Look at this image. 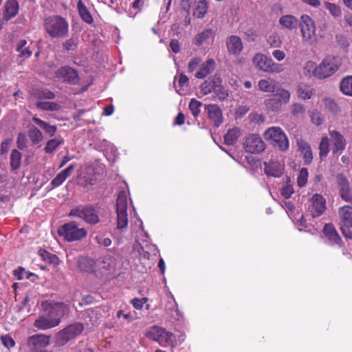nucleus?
<instances>
[{"mask_svg": "<svg viewBox=\"0 0 352 352\" xmlns=\"http://www.w3.org/2000/svg\"><path fill=\"white\" fill-rule=\"evenodd\" d=\"M39 254L43 258V260L50 263H57L58 258L52 254H50V252L45 251V250H41L39 252Z\"/></svg>", "mask_w": 352, "mask_h": 352, "instance_id": "obj_48", "label": "nucleus"}, {"mask_svg": "<svg viewBox=\"0 0 352 352\" xmlns=\"http://www.w3.org/2000/svg\"><path fill=\"white\" fill-rule=\"evenodd\" d=\"M311 212L313 217L322 215L327 209L325 199L319 194H314L311 199Z\"/></svg>", "mask_w": 352, "mask_h": 352, "instance_id": "obj_16", "label": "nucleus"}, {"mask_svg": "<svg viewBox=\"0 0 352 352\" xmlns=\"http://www.w3.org/2000/svg\"><path fill=\"white\" fill-rule=\"evenodd\" d=\"M84 324L80 322H75L68 325L56 334L57 344L59 345L65 344L69 340L79 336L84 330Z\"/></svg>", "mask_w": 352, "mask_h": 352, "instance_id": "obj_11", "label": "nucleus"}, {"mask_svg": "<svg viewBox=\"0 0 352 352\" xmlns=\"http://www.w3.org/2000/svg\"><path fill=\"white\" fill-rule=\"evenodd\" d=\"M45 312L34 321V326L39 330H47L58 326L61 318L69 311L67 305L63 302H42Z\"/></svg>", "mask_w": 352, "mask_h": 352, "instance_id": "obj_1", "label": "nucleus"}, {"mask_svg": "<svg viewBox=\"0 0 352 352\" xmlns=\"http://www.w3.org/2000/svg\"><path fill=\"white\" fill-rule=\"evenodd\" d=\"M208 3L206 0H195L193 8V16L197 19H202L208 12Z\"/></svg>", "mask_w": 352, "mask_h": 352, "instance_id": "obj_25", "label": "nucleus"}, {"mask_svg": "<svg viewBox=\"0 0 352 352\" xmlns=\"http://www.w3.org/2000/svg\"><path fill=\"white\" fill-rule=\"evenodd\" d=\"M266 108L272 111H278L281 109L282 104L274 96L265 100Z\"/></svg>", "mask_w": 352, "mask_h": 352, "instance_id": "obj_40", "label": "nucleus"}, {"mask_svg": "<svg viewBox=\"0 0 352 352\" xmlns=\"http://www.w3.org/2000/svg\"><path fill=\"white\" fill-rule=\"evenodd\" d=\"M205 109L208 112V118L216 126H219L222 122V113L220 108L216 104H208L206 105Z\"/></svg>", "mask_w": 352, "mask_h": 352, "instance_id": "obj_21", "label": "nucleus"}, {"mask_svg": "<svg viewBox=\"0 0 352 352\" xmlns=\"http://www.w3.org/2000/svg\"><path fill=\"white\" fill-rule=\"evenodd\" d=\"M308 170L306 168H302L300 169L299 174L297 177V184L299 187H304L308 179Z\"/></svg>", "mask_w": 352, "mask_h": 352, "instance_id": "obj_43", "label": "nucleus"}, {"mask_svg": "<svg viewBox=\"0 0 352 352\" xmlns=\"http://www.w3.org/2000/svg\"><path fill=\"white\" fill-rule=\"evenodd\" d=\"M36 107L43 110L55 111L59 106L55 102L38 101L36 102Z\"/></svg>", "mask_w": 352, "mask_h": 352, "instance_id": "obj_44", "label": "nucleus"}, {"mask_svg": "<svg viewBox=\"0 0 352 352\" xmlns=\"http://www.w3.org/2000/svg\"><path fill=\"white\" fill-rule=\"evenodd\" d=\"M291 112L295 116H302L305 113V108L299 103H294L291 107Z\"/></svg>", "mask_w": 352, "mask_h": 352, "instance_id": "obj_49", "label": "nucleus"}, {"mask_svg": "<svg viewBox=\"0 0 352 352\" xmlns=\"http://www.w3.org/2000/svg\"><path fill=\"white\" fill-rule=\"evenodd\" d=\"M243 148L248 153H260L265 150V144L259 135L250 134L245 138Z\"/></svg>", "mask_w": 352, "mask_h": 352, "instance_id": "obj_12", "label": "nucleus"}, {"mask_svg": "<svg viewBox=\"0 0 352 352\" xmlns=\"http://www.w3.org/2000/svg\"><path fill=\"white\" fill-rule=\"evenodd\" d=\"M21 162V153L16 149L12 151L10 154V166L12 170L20 168Z\"/></svg>", "mask_w": 352, "mask_h": 352, "instance_id": "obj_38", "label": "nucleus"}, {"mask_svg": "<svg viewBox=\"0 0 352 352\" xmlns=\"http://www.w3.org/2000/svg\"><path fill=\"white\" fill-rule=\"evenodd\" d=\"M342 64V58L333 55H328L324 57L321 63L314 67V63L309 61L306 63V68H314L313 76L318 79L322 80L331 77L339 70Z\"/></svg>", "mask_w": 352, "mask_h": 352, "instance_id": "obj_2", "label": "nucleus"}, {"mask_svg": "<svg viewBox=\"0 0 352 352\" xmlns=\"http://www.w3.org/2000/svg\"><path fill=\"white\" fill-rule=\"evenodd\" d=\"M63 47L67 51L74 50L77 47V41L74 38H71L65 41Z\"/></svg>", "mask_w": 352, "mask_h": 352, "instance_id": "obj_56", "label": "nucleus"}, {"mask_svg": "<svg viewBox=\"0 0 352 352\" xmlns=\"http://www.w3.org/2000/svg\"><path fill=\"white\" fill-rule=\"evenodd\" d=\"M267 43L271 47L275 48L280 47L282 45L281 38L276 34H272V35L269 36L267 39Z\"/></svg>", "mask_w": 352, "mask_h": 352, "instance_id": "obj_45", "label": "nucleus"}, {"mask_svg": "<svg viewBox=\"0 0 352 352\" xmlns=\"http://www.w3.org/2000/svg\"><path fill=\"white\" fill-rule=\"evenodd\" d=\"M340 88L344 94L352 96V76L344 78L340 82Z\"/></svg>", "mask_w": 352, "mask_h": 352, "instance_id": "obj_37", "label": "nucleus"}, {"mask_svg": "<svg viewBox=\"0 0 352 352\" xmlns=\"http://www.w3.org/2000/svg\"><path fill=\"white\" fill-rule=\"evenodd\" d=\"M1 342H2L3 344L8 349L13 347L15 344L14 340L8 336H2Z\"/></svg>", "mask_w": 352, "mask_h": 352, "instance_id": "obj_62", "label": "nucleus"}, {"mask_svg": "<svg viewBox=\"0 0 352 352\" xmlns=\"http://www.w3.org/2000/svg\"><path fill=\"white\" fill-rule=\"evenodd\" d=\"M201 58L199 57H195L190 60L188 64V72H193L195 69L200 65Z\"/></svg>", "mask_w": 352, "mask_h": 352, "instance_id": "obj_54", "label": "nucleus"}, {"mask_svg": "<svg viewBox=\"0 0 352 352\" xmlns=\"http://www.w3.org/2000/svg\"><path fill=\"white\" fill-rule=\"evenodd\" d=\"M55 77L63 82L77 84L79 78L77 72L69 66H64L58 69L55 72Z\"/></svg>", "mask_w": 352, "mask_h": 352, "instance_id": "obj_14", "label": "nucleus"}, {"mask_svg": "<svg viewBox=\"0 0 352 352\" xmlns=\"http://www.w3.org/2000/svg\"><path fill=\"white\" fill-rule=\"evenodd\" d=\"M32 120L40 128L45 131V133L50 136H54L56 132V126L54 125H50L47 122L41 120L36 116L32 118Z\"/></svg>", "mask_w": 352, "mask_h": 352, "instance_id": "obj_29", "label": "nucleus"}, {"mask_svg": "<svg viewBox=\"0 0 352 352\" xmlns=\"http://www.w3.org/2000/svg\"><path fill=\"white\" fill-rule=\"evenodd\" d=\"M301 154L302 155L305 164H309L312 162L313 154L311 148L302 152Z\"/></svg>", "mask_w": 352, "mask_h": 352, "instance_id": "obj_60", "label": "nucleus"}, {"mask_svg": "<svg viewBox=\"0 0 352 352\" xmlns=\"http://www.w3.org/2000/svg\"><path fill=\"white\" fill-rule=\"evenodd\" d=\"M338 215L343 226L352 228V207L344 206L339 208Z\"/></svg>", "mask_w": 352, "mask_h": 352, "instance_id": "obj_22", "label": "nucleus"}, {"mask_svg": "<svg viewBox=\"0 0 352 352\" xmlns=\"http://www.w3.org/2000/svg\"><path fill=\"white\" fill-rule=\"evenodd\" d=\"M146 336L148 338L157 342L162 346L173 345L174 335L162 327H151L148 330Z\"/></svg>", "mask_w": 352, "mask_h": 352, "instance_id": "obj_10", "label": "nucleus"}, {"mask_svg": "<svg viewBox=\"0 0 352 352\" xmlns=\"http://www.w3.org/2000/svg\"><path fill=\"white\" fill-rule=\"evenodd\" d=\"M46 33L52 38H63L67 36L69 25L67 20L59 15L46 17L43 21Z\"/></svg>", "mask_w": 352, "mask_h": 352, "instance_id": "obj_3", "label": "nucleus"}, {"mask_svg": "<svg viewBox=\"0 0 352 352\" xmlns=\"http://www.w3.org/2000/svg\"><path fill=\"white\" fill-rule=\"evenodd\" d=\"M216 63L212 58L208 59L201 65L199 70L195 74V77L203 79L212 73L215 69Z\"/></svg>", "mask_w": 352, "mask_h": 352, "instance_id": "obj_23", "label": "nucleus"}, {"mask_svg": "<svg viewBox=\"0 0 352 352\" xmlns=\"http://www.w3.org/2000/svg\"><path fill=\"white\" fill-rule=\"evenodd\" d=\"M241 135V132L238 128L229 129L224 136L225 142L228 145L234 144Z\"/></svg>", "mask_w": 352, "mask_h": 352, "instance_id": "obj_35", "label": "nucleus"}, {"mask_svg": "<svg viewBox=\"0 0 352 352\" xmlns=\"http://www.w3.org/2000/svg\"><path fill=\"white\" fill-rule=\"evenodd\" d=\"M264 138L280 151H285L289 148V140L283 130L279 126H272L264 132Z\"/></svg>", "mask_w": 352, "mask_h": 352, "instance_id": "obj_6", "label": "nucleus"}, {"mask_svg": "<svg viewBox=\"0 0 352 352\" xmlns=\"http://www.w3.org/2000/svg\"><path fill=\"white\" fill-rule=\"evenodd\" d=\"M146 298H133L131 300V303L133 306L136 309H141L143 307V305L147 302Z\"/></svg>", "mask_w": 352, "mask_h": 352, "instance_id": "obj_58", "label": "nucleus"}, {"mask_svg": "<svg viewBox=\"0 0 352 352\" xmlns=\"http://www.w3.org/2000/svg\"><path fill=\"white\" fill-rule=\"evenodd\" d=\"M276 93L274 96L278 98V100L283 104H287L290 100V93L288 90L283 88H279L275 90Z\"/></svg>", "mask_w": 352, "mask_h": 352, "instance_id": "obj_39", "label": "nucleus"}, {"mask_svg": "<svg viewBox=\"0 0 352 352\" xmlns=\"http://www.w3.org/2000/svg\"><path fill=\"white\" fill-rule=\"evenodd\" d=\"M339 188L341 198L345 201L352 204V191L349 184L346 179H342L340 182Z\"/></svg>", "mask_w": 352, "mask_h": 352, "instance_id": "obj_26", "label": "nucleus"}, {"mask_svg": "<svg viewBox=\"0 0 352 352\" xmlns=\"http://www.w3.org/2000/svg\"><path fill=\"white\" fill-rule=\"evenodd\" d=\"M50 343V336L43 333L30 336L27 340V345L32 352H41Z\"/></svg>", "mask_w": 352, "mask_h": 352, "instance_id": "obj_13", "label": "nucleus"}, {"mask_svg": "<svg viewBox=\"0 0 352 352\" xmlns=\"http://www.w3.org/2000/svg\"><path fill=\"white\" fill-rule=\"evenodd\" d=\"M69 217L79 218L91 226L100 221L98 211L91 206H79L74 208L70 210Z\"/></svg>", "mask_w": 352, "mask_h": 352, "instance_id": "obj_7", "label": "nucleus"}, {"mask_svg": "<svg viewBox=\"0 0 352 352\" xmlns=\"http://www.w3.org/2000/svg\"><path fill=\"white\" fill-rule=\"evenodd\" d=\"M310 117L311 122L317 126L322 124L323 122V118L322 117L321 114L316 111H311L310 113Z\"/></svg>", "mask_w": 352, "mask_h": 352, "instance_id": "obj_53", "label": "nucleus"}, {"mask_svg": "<svg viewBox=\"0 0 352 352\" xmlns=\"http://www.w3.org/2000/svg\"><path fill=\"white\" fill-rule=\"evenodd\" d=\"M28 135L32 144H40L44 139L42 132L36 126H32L28 132Z\"/></svg>", "mask_w": 352, "mask_h": 352, "instance_id": "obj_30", "label": "nucleus"}, {"mask_svg": "<svg viewBox=\"0 0 352 352\" xmlns=\"http://www.w3.org/2000/svg\"><path fill=\"white\" fill-rule=\"evenodd\" d=\"M215 80L216 83L212 92L215 94V98H217L220 100H225L228 97V93L222 86L221 80L219 76L215 77Z\"/></svg>", "mask_w": 352, "mask_h": 352, "instance_id": "obj_31", "label": "nucleus"}, {"mask_svg": "<svg viewBox=\"0 0 352 352\" xmlns=\"http://www.w3.org/2000/svg\"><path fill=\"white\" fill-rule=\"evenodd\" d=\"M258 89L263 92H274L276 90V81L270 78L261 79L258 82Z\"/></svg>", "mask_w": 352, "mask_h": 352, "instance_id": "obj_28", "label": "nucleus"}, {"mask_svg": "<svg viewBox=\"0 0 352 352\" xmlns=\"http://www.w3.org/2000/svg\"><path fill=\"white\" fill-rule=\"evenodd\" d=\"M127 207L126 192L124 190L120 191L118 195L116 201L117 228L113 233L114 237L118 240V243H122V239L116 236V232L120 231L122 232L128 226Z\"/></svg>", "mask_w": 352, "mask_h": 352, "instance_id": "obj_4", "label": "nucleus"}, {"mask_svg": "<svg viewBox=\"0 0 352 352\" xmlns=\"http://www.w3.org/2000/svg\"><path fill=\"white\" fill-rule=\"evenodd\" d=\"M324 6L326 9L328 10L331 14L334 17H339L341 16L342 11L338 6L331 3H326Z\"/></svg>", "mask_w": 352, "mask_h": 352, "instance_id": "obj_47", "label": "nucleus"}, {"mask_svg": "<svg viewBox=\"0 0 352 352\" xmlns=\"http://www.w3.org/2000/svg\"><path fill=\"white\" fill-rule=\"evenodd\" d=\"M319 155L320 157H325L329 152V139L327 136H324L322 138L321 142L319 145Z\"/></svg>", "mask_w": 352, "mask_h": 352, "instance_id": "obj_42", "label": "nucleus"}, {"mask_svg": "<svg viewBox=\"0 0 352 352\" xmlns=\"http://www.w3.org/2000/svg\"><path fill=\"white\" fill-rule=\"evenodd\" d=\"M214 36V32L212 29H205L195 36L194 43L197 46L208 45L210 41L213 39Z\"/></svg>", "mask_w": 352, "mask_h": 352, "instance_id": "obj_20", "label": "nucleus"}, {"mask_svg": "<svg viewBox=\"0 0 352 352\" xmlns=\"http://www.w3.org/2000/svg\"><path fill=\"white\" fill-rule=\"evenodd\" d=\"M302 41L312 45L317 41L316 28L314 21L307 14H303L299 22Z\"/></svg>", "mask_w": 352, "mask_h": 352, "instance_id": "obj_8", "label": "nucleus"}, {"mask_svg": "<svg viewBox=\"0 0 352 352\" xmlns=\"http://www.w3.org/2000/svg\"><path fill=\"white\" fill-rule=\"evenodd\" d=\"M28 139L25 133H19L17 137L16 144L19 149L23 150L27 147Z\"/></svg>", "mask_w": 352, "mask_h": 352, "instance_id": "obj_50", "label": "nucleus"}, {"mask_svg": "<svg viewBox=\"0 0 352 352\" xmlns=\"http://www.w3.org/2000/svg\"><path fill=\"white\" fill-rule=\"evenodd\" d=\"M64 140L60 137H57L54 139H51L47 141L45 148L44 151L46 153H53L60 145L63 144Z\"/></svg>", "mask_w": 352, "mask_h": 352, "instance_id": "obj_36", "label": "nucleus"}, {"mask_svg": "<svg viewBox=\"0 0 352 352\" xmlns=\"http://www.w3.org/2000/svg\"><path fill=\"white\" fill-rule=\"evenodd\" d=\"M272 55L273 57L277 60L278 61H282L285 59L286 54L285 53L280 50H275L272 52Z\"/></svg>", "mask_w": 352, "mask_h": 352, "instance_id": "obj_63", "label": "nucleus"}, {"mask_svg": "<svg viewBox=\"0 0 352 352\" xmlns=\"http://www.w3.org/2000/svg\"><path fill=\"white\" fill-rule=\"evenodd\" d=\"M298 94L302 100L309 99L313 95V89L306 85H300L298 87Z\"/></svg>", "mask_w": 352, "mask_h": 352, "instance_id": "obj_41", "label": "nucleus"}, {"mask_svg": "<svg viewBox=\"0 0 352 352\" xmlns=\"http://www.w3.org/2000/svg\"><path fill=\"white\" fill-rule=\"evenodd\" d=\"M252 63L256 69L265 73L278 74L285 69L282 64L275 63L271 58L260 52L254 54Z\"/></svg>", "mask_w": 352, "mask_h": 352, "instance_id": "obj_5", "label": "nucleus"}, {"mask_svg": "<svg viewBox=\"0 0 352 352\" xmlns=\"http://www.w3.org/2000/svg\"><path fill=\"white\" fill-rule=\"evenodd\" d=\"M94 173L93 170L90 169L89 170V173H87V175H85L82 177V179L85 182V185H94L96 183V181L97 180V178L95 175L89 176Z\"/></svg>", "mask_w": 352, "mask_h": 352, "instance_id": "obj_55", "label": "nucleus"}, {"mask_svg": "<svg viewBox=\"0 0 352 352\" xmlns=\"http://www.w3.org/2000/svg\"><path fill=\"white\" fill-rule=\"evenodd\" d=\"M19 6L16 0H8L4 6L3 19L8 21L14 18L19 12Z\"/></svg>", "mask_w": 352, "mask_h": 352, "instance_id": "obj_19", "label": "nucleus"}, {"mask_svg": "<svg viewBox=\"0 0 352 352\" xmlns=\"http://www.w3.org/2000/svg\"><path fill=\"white\" fill-rule=\"evenodd\" d=\"M188 78L184 75V74H180L178 79V84L180 87L179 90H177V93L180 95H183L184 92L182 91V89L188 85Z\"/></svg>", "mask_w": 352, "mask_h": 352, "instance_id": "obj_51", "label": "nucleus"}, {"mask_svg": "<svg viewBox=\"0 0 352 352\" xmlns=\"http://www.w3.org/2000/svg\"><path fill=\"white\" fill-rule=\"evenodd\" d=\"M329 134L333 146V152L337 153L342 151L346 146V140L343 135L336 130H329Z\"/></svg>", "mask_w": 352, "mask_h": 352, "instance_id": "obj_18", "label": "nucleus"}, {"mask_svg": "<svg viewBox=\"0 0 352 352\" xmlns=\"http://www.w3.org/2000/svg\"><path fill=\"white\" fill-rule=\"evenodd\" d=\"M264 171L266 175L275 177H280L284 172V164L276 161L264 162Z\"/></svg>", "mask_w": 352, "mask_h": 352, "instance_id": "obj_17", "label": "nucleus"}, {"mask_svg": "<svg viewBox=\"0 0 352 352\" xmlns=\"http://www.w3.org/2000/svg\"><path fill=\"white\" fill-rule=\"evenodd\" d=\"M78 266L80 271L92 272L94 270L95 261L88 257L82 256L78 259Z\"/></svg>", "mask_w": 352, "mask_h": 352, "instance_id": "obj_27", "label": "nucleus"}, {"mask_svg": "<svg viewBox=\"0 0 352 352\" xmlns=\"http://www.w3.org/2000/svg\"><path fill=\"white\" fill-rule=\"evenodd\" d=\"M323 233L331 244L339 245L340 243L341 239L333 225L326 224L323 228Z\"/></svg>", "mask_w": 352, "mask_h": 352, "instance_id": "obj_24", "label": "nucleus"}, {"mask_svg": "<svg viewBox=\"0 0 352 352\" xmlns=\"http://www.w3.org/2000/svg\"><path fill=\"white\" fill-rule=\"evenodd\" d=\"M201 102L196 99H191L189 103V109L194 117H197L200 113Z\"/></svg>", "mask_w": 352, "mask_h": 352, "instance_id": "obj_46", "label": "nucleus"}, {"mask_svg": "<svg viewBox=\"0 0 352 352\" xmlns=\"http://www.w3.org/2000/svg\"><path fill=\"white\" fill-rule=\"evenodd\" d=\"M17 52H19V56L23 58H29L32 54V51L30 50V46L23 48V50H18Z\"/></svg>", "mask_w": 352, "mask_h": 352, "instance_id": "obj_64", "label": "nucleus"}, {"mask_svg": "<svg viewBox=\"0 0 352 352\" xmlns=\"http://www.w3.org/2000/svg\"><path fill=\"white\" fill-rule=\"evenodd\" d=\"M58 234L65 241L72 242L85 238L87 232L85 228H79L75 221H71L63 224L58 229Z\"/></svg>", "mask_w": 352, "mask_h": 352, "instance_id": "obj_9", "label": "nucleus"}, {"mask_svg": "<svg viewBox=\"0 0 352 352\" xmlns=\"http://www.w3.org/2000/svg\"><path fill=\"white\" fill-rule=\"evenodd\" d=\"M166 308H173V309H174L170 314L172 315V317L179 319V314L177 309V305L175 300H173V302H169L166 306Z\"/></svg>", "mask_w": 352, "mask_h": 352, "instance_id": "obj_61", "label": "nucleus"}, {"mask_svg": "<svg viewBox=\"0 0 352 352\" xmlns=\"http://www.w3.org/2000/svg\"><path fill=\"white\" fill-rule=\"evenodd\" d=\"M280 24L285 28L293 30L298 25V20L293 15L283 16L279 20Z\"/></svg>", "mask_w": 352, "mask_h": 352, "instance_id": "obj_32", "label": "nucleus"}, {"mask_svg": "<svg viewBox=\"0 0 352 352\" xmlns=\"http://www.w3.org/2000/svg\"><path fill=\"white\" fill-rule=\"evenodd\" d=\"M66 178L65 176L60 172L51 182V184L53 187L56 188L60 186L65 181Z\"/></svg>", "mask_w": 352, "mask_h": 352, "instance_id": "obj_57", "label": "nucleus"}, {"mask_svg": "<svg viewBox=\"0 0 352 352\" xmlns=\"http://www.w3.org/2000/svg\"><path fill=\"white\" fill-rule=\"evenodd\" d=\"M95 239L97 243L100 245L108 247L111 244V240L108 237H104V236H97Z\"/></svg>", "mask_w": 352, "mask_h": 352, "instance_id": "obj_59", "label": "nucleus"}, {"mask_svg": "<svg viewBox=\"0 0 352 352\" xmlns=\"http://www.w3.org/2000/svg\"><path fill=\"white\" fill-rule=\"evenodd\" d=\"M77 8L82 19L87 23H91L93 22V18L82 0H78Z\"/></svg>", "mask_w": 352, "mask_h": 352, "instance_id": "obj_33", "label": "nucleus"}, {"mask_svg": "<svg viewBox=\"0 0 352 352\" xmlns=\"http://www.w3.org/2000/svg\"><path fill=\"white\" fill-rule=\"evenodd\" d=\"M215 77H219L217 75H214L212 78H209L206 80L201 85H200V93L203 96H206L213 91L214 85L216 83Z\"/></svg>", "mask_w": 352, "mask_h": 352, "instance_id": "obj_34", "label": "nucleus"}, {"mask_svg": "<svg viewBox=\"0 0 352 352\" xmlns=\"http://www.w3.org/2000/svg\"><path fill=\"white\" fill-rule=\"evenodd\" d=\"M280 192L285 199H289L294 193L293 186L287 183L281 188Z\"/></svg>", "mask_w": 352, "mask_h": 352, "instance_id": "obj_52", "label": "nucleus"}, {"mask_svg": "<svg viewBox=\"0 0 352 352\" xmlns=\"http://www.w3.org/2000/svg\"><path fill=\"white\" fill-rule=\"evenodd\" d=\"M226 45L229 54L239 56L243 50L241 38L236 35L228 36L226 41Z\"/></svg>", "mask_w": 352, "mask_h": 352, "instance_id": "obj_15", "label": "nucleus"}]
</instances>
